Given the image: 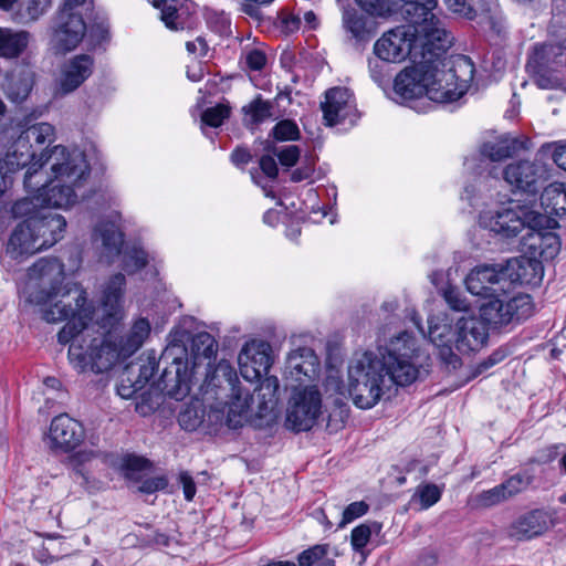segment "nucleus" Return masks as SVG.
I'll return each mask as SVG.
<instances>
[{
	"label": "nucleus",
	"instance_id": "obj_54",
	"mask_svg": "<svg viewBox=\"0 0 566 566\" xmlns=\"http://www.w3.org/2000/svg\"><path fill=\"white\" fill-rule=\"evenodd\" d=\"M137 483H139V485L137 486L138 492L153 494L157 491L165 490L168 485V480L164 475L151 476L147 479H144L142 476V480L138 481Z\"/></svg>",
	"mask_w": 566,
	"mask_h": 566
},
{
	"label": "nucleus",
	"instance_id": "obj_38",
	"mask_svg": "<svg viewBox=\"0 0 566 566\" xmlns=\"http://www.w3.org/2000/svg\"><path fill=\"white\" fill-rule=\"evenodd\" d=\"M54 127L49 123H36L21 132L18 142H53Z\"/></svg>",
	"mask_w": 566,
	"mask_h": 566
},
{
	"label": "nucleus",
	"instance_id": "obj_25",
	"mask_svg": "<svg viewBox=\"0 0 566 566\" xmlns=\"http://www.w3.org/2000/svg\"><path fill=\"white\" fill-rule=\"evenodd\" d=\"M343 28L356 44L368 42L375 34V21L355 9H346L343 12Z\"/></svg>",
	"mask_w": 566,
	"mask_h": 566
},
{
	"label": "nucleus",
	"instance_id": "obj_41",
	"mask_svg": "<svg viewBox=\"0 0 566 566\" xmlns=\"http://www.w3.org/2000/svg\"><path fill=\"white\" fill-rule=\"evenodd\" d=\"M517 209L520 212V220L523 223V229L527 227L534 232H537L543 231L548 227L551 219L546 214L534 210H528L521 205H517Z\"/></svg>",
	"mask_w": 566,
	"mask_h": 566
},
{
	"label": "nucleus",
	"instance_id": "obj_5",
	"mask_svg": "<svg viewBox=\"0 0 566 566\" xmlns=\"http://www.w3.org/2000/svg\"><path fill=\"white\" fill-rule=\"evenodd\" d=\"M0 165L11 176L21 168L28 167L23 184L24 188L31 192V188L41 184L44 166L50 165L51 171L55 172L65 169L71 178L74 174L81 177L86 169V156L84 150L76 146L69 150L63 144H56L52 148L46 147L40 155H35L29 144H11Z\"/></svg>",
	"mask_w": 566,
	"mask_h": 566
},
{
	"label": "nucleus",
	"instance_id": "obj_43",
	"mask_svg": "<svg viewBox=\"0 0 566 566\" xmlns=\"http://www.w3.org/2000/svg\"><path fill=\"white\" fill-rule=\"evenodd\" d=\"M442 495V490L433 483L421 484L417 488L413 500L418 499L421 510H427L434 505Z\"/></svg>",
	"mask_w": 566,
	"mask_h": 566
},
{
	"label": "nucleus",
	"instance_id": "obj_50",
	"mask_svg": "<svg viewBox=\"0 0 566 566\" xmlns=\"http://www.w3.org/2000/svg\"><path fill=\"white\" fill-rule=\"evenodd\" d=\"M507 500L501 484L485 490L478 495V502L483 507L495 506Z\"/></svg>",
	"mask_w": 566,
	"mask_h": 566
},
{
	"label": "nucleus",
	"instance_id": "obj_23",
	"mask_svg": "<svg viewBox=\"0 0 566 566\" xmlns=\"http://www.w3.org/2000/svg\"><path fill=\"white\" fill-rule=\"evenodd\" d=\"M33 228L29 220H23L12 231L9 242L7 244V253L17 259L23 255H32L41 250L42 247L38 243Z\"/></svg>",
	"mask_w": 566,
	"mask_h": 566
},
{
	"label": "nucleus",
	"instance_id": "obj_34",
	"mask_svg": "<svg viewBox=\"0 0 566 566\" xmlns=\"http://www.w3.org/2000/svg\"><path fill=\"white\" fill-rule=\"evenodd\" d=\"M190 340L192 368L200 364V359H211L216 356L218 346L216 339L208 332H200L193 336L186 335Z\"/></svg>",
	"mask_w": 566,
	"mask_h": 566
},
{
	"label": "nucleus",
	"instance_id": "obj_47",
	"mask_svg": "<svg viewBox=\"0 0 566 566\" xmlns=\"http://www.w3.org/2000/svg\"><path fill=\"white\" fill-rule=\"evenodd\" d=\"M516 150V144H484L481 150L491 161H501L512 157Z\"/></svg>",
	"mask_w": 566,
	"mask_h": 566
},
{
	"label": "nucleus",
	"instance_id": "obj_3",
	"mask_svg": "<svg viewBox=\"0 0 566 566\" xmlns=\"http://www.w3.org/2000/svg\"><path fill=\"white\" fill-rule=\"evenodd\" d=\"M400 8L407 25L397 27L382 34L374 45V53L382 61L399 63L406 60L417 46L421 56H442L452 44L453 38L432 10L437 0H401Z\"/></svg>",
	"mask_w": 566,
	"mask_h": 566
},
{
	"label": "nucleus",
	"instance_id": "obj_49",
	"mask_svg": "<svg viewBox=\"0 0 566 566\" xmlns=\"http://www.w3.org/2000/svg\"><path fill=\"white\" fill-rule=\"evenodd\" d=\"M388 62L389 61L380 60L378 56L368 60L370 76L378 85H382L389 81Z\"/></svg>",
	"mask_w": 566,
	"mask_h": 566
},
{
	"label": "nucleus",
	"instance_id": "obj_8",
	"mask_svg": "<svg viewBox=\"0 0 566 566\" xmlns=\"http://www.w3.org/2000/svg\"><path fill=\"white\" fill-rule=\"evenodd\" d=\"M218 380V387H222L226 382L227 388L231 391V401L228 405V412L226 423L230 429H238L243 427L251 418V401L252 396L249 392L242 394L241 389L237 387L239 382L237 371L227 363L220 361L211 375L208 386L214 385L213 381Z\"/></svg>",
	"mask_w": 566,
	"mask_h": 566
},
{
	"label": "nucleus",
	"instance_id": "obj_45",
	"mask_svg": "<svg viewBox=\"0 0 566 566\" xmlns=\"http://www.w3.org/2000/svg\"><path fill=\"white\" fill-rule=\"evenodd\" d=\"M275 142H295L300 138V129L294 120H280L272 129Z\"/></svg>",
	"mask_w": 566,
	"mask_h": 566
},
{
	"label": "nucleus",
	"instance_id": "obj_61",
	"mask_svg": "<svg viewBox=\"0 0 566 566\" xmlns=\"http://www.w3.org/2000/svg\"><path fill=\"white\" fill-rule=\"evenodd\" d=\"M142 389L137 387V382L132 376L125 375L124 370L120 376V384L117 386V394L124 399H130Z\"/></svg>",
	"mask_w": 566,
	"mask_h": 566
},
{
	"label": "nucleus",
	"instance_id": "obj_4",
	"mask_svg": "<svg viewBox=\"0 0 566 566\" xmlns=\"http://www.w3.org/2000/svg\"><path fill=\"white\" fill-rule=\"evenodd\" d=\"M474 76V64L465 55L452 57L428 54L395 78L394 92L400 102L423 95L439 103L459 99Z\"/></svg>",
	"mask_w": 566,
	"mask_h": 566
},
{
	"label": "nucleus",
	"instance_id": "obj_14",
	"mask_svg": "<svg viewBox=\"0 0 566 566\" xmlns=\"http://www.w3.org/2000/svg\"><path fill=\"white\" fill-rule=\"evenodd\" d=\"M324 119L327 125L356 123L358 112L352 92L346 87H333L325 94V102L322 103Z\"/></svg>",
	"mask_w": 566,
	"mask_h": 566
},
{
	"label": "nucleus",
	"instance_id": "obj_17",
	"mask_svg": "<svg viewBox=\"0 0 566 566\" xmlns=\"http://www.w3.org/2000/svg\"><path fill=\"white\" fill-rule=\"evenodd\" d=\"M488 324L480 317H462L457 322L454 344L460 353L479 350L486 343Z\"/></svg>",
	"mask_w": 566,
	"mask_h": 566
},
{
	"label": "nucleus",
	"instance_id": "obj_20",
	"mask_svg": "<svg viewBox=\"0 0 566 566\" xmlns=\"http://www.w3.org/2000/svg\"><path fill=\"white\" fill-rule=\"evenodd\" d=\"M85 430L81 422L62 413L53 418L50 426V439L64 451L73 450L84 440Z\"/></svg>",
	"mask_w": 566,
	"mask_h": 566
},
{
	"label": "nucleus",
	"instance_id": "obj_1",
	"mask_svg": "<svg viewBox=\"0 0 566 566\" xmlns=\"http://www.w3.org/2000/svg\"><path fill=\"white\" fill-rule=\"evenodd\" d=\"M125 285L124 274L111 276L96 311L88 303L86 292L75 283L61 287L59 295L40 304H49L42 311L48 323L67 321L57 333V340L70 344L69 360L78 373L108 371L135 354L149 336L150 323L145 317L136 319L130 329L122 334Z\"/></svg>",
	"mask_w": 566,
	"mask_h": 566
},
{
	"label": "nucleus",
	"instance_id": "obj_15",
	"mask_svg": "<svg viewBox=\"0 0 566 566\" xmlns=\"http://www.w3.org/2000/svg\"><path fill=\"white\" fill-rule=\"evenodd\" d=\"M86 25L81 14L61 9L56 17L54 42L60 51L67 52L77 46L85 34Z\"/></svg>",
	"mask_w": 566,
	"mask_h": 566
},
{
	"label": "nucleus",
	"instance_id": "obj_51",
	"mask_svg": "<svg viewBox=\"0 0 566 566\" xmlns=\"http://www.w3.org/2000/svg\"><path fill=\"white\" fill-rule=\"evenodd\" d=\"M155 7L160 9L161 20L165 22L166 27L170 30H178L179 23L178 20V10L175 6L169 4L167 0H159L155 2Z\"/></svg>",
	"mask_w": 566,
	"mask_h": 566
},
{
	"label": "nucleus",
	"instance_id": "obj_64",
	"mask_svg": "<svg viewBox=\"0 0 566 566\" xmlns=\"http://www.w3.org/2000/svg\"><path fill=\"white\" fill-rule=\"evenodd\" d=\"M51 4V0H28L27 3V18L29 20H36L40 14Z\"/></svg>",
	"mask_w": 566,
	"mask_h": 566
},
{
	"label": "nucleus",
	"instance_id": "obj_30",
	"mask_svg": "<svg viewBox=\"0 0 566 566\" xmlns=\"http://www.w3.org/2000/svg\"><path fill=\"white\" fill-rule=\"evenodd\" d=\"M160 361V359L159 361L157 360L154 352L142 355L136 361L125 367V375L132 376L136 380L137 387L144 388L154 377V373Z\"/></svg>",
	"mask_w": 566,
	"mask_h": 566
},
{
	"label": "nucleus",
	"instance_id": "obj_28",
	"mask_svg": "<svg viewBox=\"0 0 566 566\" xmlns=\"http://www.w3.org/2000/svg\"><path fill=\"white\" fill-rule=\"evenodd\" d=\"M505 303V292H502L490 297L480 306V317L488 324V327L501 329L509 326Z\"/></svg>",
	"mask_w": 566,
	"mask_h": 566
},
{
	"label": "nucleus",
	"instance_id": "obj_11",
	"mask_svg": "<svg viewBox=\"0 0 566 566\" xmlns=\"http://www.w3.org/2000/svg\"><path fill=\"white\" fill-rule=\"evenodd\" d=\"M322 407L321 394L311 387L297 392L293 397L286 413V426L292 430L307 431L316 422Z\"/></svg>",
	"mask_w": 566,
	"mask_h": 566
},
{
	"label": "nucleus",
	"instance_id": "obj_42",
	"mask_svg": "<svg viewBox=\"0 0 566 566\" xmlns=\"http://www.w3.org/2000/svg\"><path fill=\"white\" fill-rule=\"evenodd\" d=\"M150 467V462L142 457L132 455L124 460L122 470L125 479L132 482L142 480L143 471Z\"/></svg>",
	"mask_w": 566,
	"mask_h": 566
},
{
	"label": "nucleus",
	"instance_id": "obj_53",
	"mask_svg": "<svg viewBox=\"0 0 566 566\" xmlns=\"http://www.w3.org/2000/svg\"><path fill=\"white\" fill-rule=\"evenodd\" d=\"M429 337L431 342L436 345L438 343L446 344L450 343L452 337H454V332H452L451 326L448 324H436L432 325V322H429Z\"/></svg>",
	"mask_w": 566,
	"mask_h": 566
},
{
	"label": "nucleus",
	"instance_id": "obj_60",
	"mask_svg": "<svg viewBox=\"0 0 566 566\" xmlns=\"http://www.w3.org/2000/svg\"><path fill=\"white\" fill-rule=\"evenodd\" d=\"M245 65L251 71H261L266 64V55L259 49H251L243 54Z\"/></svg>",
	"mask_w": 566,
	"mask_h": 566
},
{
	"label": "nucleus",
	"instance_id": "obj_62",
	"mask_svg": "<svg viewBox=\"0 0 566 566\" xmlns=\"http://www.w3.org/2000/svg\"><path fill=\"white\" fill-rule=\"evenodd\" d=\"M260 169L270 179H276L279 175V168L273 153L261 156L259 160Z\"/></svg>",
	"mask_w": 566,
	"mask_h": 566
},
{
	"label": "nucleus",
	"instance_id": "obj_29",
	"mask_svg": "<svg viewBox=\"0 0 566 566\" xmlns=\"http://www.w3.org/2000/svg\"><path fill=\"white\" fill-rule=\"evenodd\" d=\"M505 311L509 326L517 325L534 314V303L528 294L518 293L512 297L505 294Z\"/></svg>",
	"mask_w": 566,
	"mask_h": 566
},
{
	"label": "nucleus",
	"instance_id": "obj_36",
	"mask_svg": "<svg viewBox=\"0 0 566 566\" xmlns=\"http://www.w3.org/2000/svg\"><path fill=\"white\" fill-rule=\"evenodd\" d=\"M328 553V544L314 545L298 554V565L314 566L315 564L319 563V566H335V560L327 557Z\"/></svg>",
	"mask_w": 566,
	"mask_h": 566
},
{
	"label": "nucleus",
	"instance_id": "obj_13",
	"mask_svg": "<svg viewBox=\"0 0 566 566\" xmlns=\"http://www.w3.org/2000/svg\"><path fill=\"white\" fill-rule=\"evenodd\" d=\"M241 376L249 380H259L266 376L274 361L272 347L268 342L253 340L248 343L239 354Z\"/></svg>",
	"mask_w": 566,
	"mask_h": 566
},
{
	"label": "nucleus",
	"instance_id": "obj_24",
	"mask_svg": "<svg viewBox=\"0 0 566 566\" xmlns=\"http://www.w3.org/2000/svg\"><path fill=\"white\" fill-rule=\"evenodd\" d=\"M485 226L502 238H514L523 230L520 220L517 205L515 207L501 208L489 217Z\"/></svg>",
	"mask_w": 566,
	"mask_h": 566
},
{
	"label": "nucleus",
	"instance_id": "obj_56",
	"mask_svg": "<svg viewBox=\"0 0 566 566\" xmlns=\"http://www.w3.org/2000/svg\"><path fill=\"white\" fill-rule=\"evenodd\" d=\"M369 510V505L365 501L350 503L343 512L339 527L353 522L354 520L365 515Z\"/></svg>",
	"mask_w": 566,
	"mask_h": 566
},
{
	"label": "nucleus",
	"instance_id": "obj_22",
	"mask_svg": "<svg viewBox=\"0 0 566 566\" xmlns=\"http://www.w3.org/2000/svg\"><path fill=\"white\" fill-rule=\"evenodd\" d=\"M35 73L28 65H17L4 75L1 90L13 103L24 102L34 85Z\"/></svg>",
	"mask_w": 566,
	"mask_h": 566
},
{
	"label": "nucleus",
	"instance_id": "obj_10",
	"mask_svg": "<svg viewBox=\"0 0 566 566\" xmlns=\"http://www.w3.org/2000/svg\"><path fill=\"white\" fill-rule=\"evenodd\" d=\"M551 178L549 167L539 161L518 160L504 169V179L517 190L528 195H536Z\"/></svg>",
	"mask_w": 566,
	"mask_h": 566
},
{
	"label": "nucleus",
	"instance_id": "obj_2",
	"mask_svg": "<svg viewBox=\"0 0 566 566\" xmlns=\"http://www.w3.org/2000/svg\"><path fill=\"white\" fill-rule=\"evenodd\" d=\"M415 338L402 332L392 338L381 357L366 352L355 359L348 368V392L354 403L360 409L374 407L384 394V388L391 385L407 386L419 374L412 363Z\"/></svg>",
	"mask_w": 566,
	"mask_h": 566
},
{
	"label": "nucleus",
	"instance_id": "obj_18",
	"mask_svg": "<svg viewBox=\"0 0 566 566\" xmlns=\"http://www.w3.org/2000/svg\"><path fill=\"white\" fill-rule=\"evenodd\" d=\"M504 266L506 283L537 286L544 276L542 261L536 258L518 256L509 259Z\"/></svg>",
	"mask_w": 566,
	"mask_h": 566
},
{
	"label": "nucleus",
	"instance_id": "obj_6",
	"mask_svg": "<svg viewBox=\"0 0 566 566\" xmlns=\"http://www.w3.org/2000/svg\"><path fill=\"white\" fill-rule=\"evenodd\" d=\"M53 180H48L46 172L42 176V181L38 187L31 188V192H40L42 197V201L46 209L51 208H69L77 202L78 198L82 200H92L94 199L96 205H101L103 207H109L114 203L115 198L113 193L107 188H98L97 190H92L90 192L81 191L84 181L90 175V166L86 161L85 172L81 177L74 174L71 177L67 176V171L65 169L55 172Z\"/></svg>",
	"mask_w": 566,
	"mask_h": 566
},
{
	"label": "nucleus",
	"instance_id": "obj_48",
	"mask_svg": "<svg viewBox=\"0 0 566 566\" xmlns=\"http://www.w3.org/2000/svg\"><path fill=\"white\" fill-rule=\"evenodd\" d=\"M316 161V155L312 153L305 154L302 158V165L292 171L291 180L293 182H301L303 180L310 179L315 171Z\"/></svg>",
	"mask_w": 566,
	"mask_h": 566
},
{
	"label": "nucleus",
	"instance_id": "obj_26",
	"mask_svg": "<svg viewBox=\"0 0 566 566\" xmlns=\"http://www.w3.org/2000/svg\"><path fill=\"white\" fill-rule=\"evenodd\" d=\"M94 241H101L106 254L118 255L124 244V233L113 221H101L93 232Z\"/></svg>",
	"mask_w": 566,
	"mask_h": 566
},
{
	"label": "nucleus",
	"instance_id": "obj_59",
	"mask_svg": "<svg viewBox=\"0 0 566 566\" xmlns=\"http://www.w3.org/2000/svg\"><path fill=\"white\" fill-rule=\"evenodd\" d=\"M447 8L465 19L473 20L475 18V10L467 0H443Z\"/></svg>",
	"mask_w": 566,
	"mask_h": 566
},
{
	"label": "nucleus",
	"instance_id": "obj_19",
	"mask_svg": "<svg viewBox=\"0 0 566 566\" xmlns=\"http://www.w3.org/2000/svg\"><path fill=\"white\" fill-rule=\"evenodd\" d=\"M94 61L87 54L72 57L64 64L59 80L56 95L65 96L78 88L92 74Z\"/></svg>",
	"mask_w": 566,
	"mask_h": 566
},
{
	"label": "nucleus",
	"instance_id": "obj_35",
	"mask_svg": "<svg viewBox=\"0 0 566 566\" xmlns=\"http://www.w3.org/2000/svg\"><path fill=\"white\" fill-rule=\"evenodd\" d=\"M46 210L40 192L17 200L11 207V214L14 219H35Z\"/></svg>",
	"mask_w": 566,
	"mask_h": 566
},
{
	"label": "nucleus",
	"instance_id": "obj_12",
	"mask_svg": "<svg viewBox=\"0 0 566 566\" xmlns=\"http://www.w3.org/2000/svg\"><path fill=\"white\" fill-rule=\"evenodd\" d=\"M505 283L503 263L479 264L465 277L467 290L472 295L484 298L505 292Z\"/></svg>",
	"mask_w": 566,
	"mask_h": 566
},
{
	"label": "nucleus",
	"instance_id": "obj_16",
	"mask_svg": "<svg viewBox=\"0 0 566 566\" xmlns=\"http://www.w3.org/2000/svg\"><path fill=\"white\" fill-rule=\"evenodd\" d=\"M548 514L542 509H534L514 518L505 528L513 541H530L543 535L548 530Z\"/></svg>",
	"mask_w": 566,
	"mask_h": 566
},
{
	"label": "nucleus",
	"instance_id": "obj_58",
	"mask_svg": "<svg viewBox=\"0 0 566 566\" xmlns=\"http://www.w3.org/2000/svg\"><path fill=\"white\" fill-rule=\"evenodd\" d=\"M438 356L442 364L446 365L447 368L458 369L461 365V358L453 352L452 347L449 343L440 344L438 343Z\"/></svg>",
	"mask_w": 566,
	"mask_h": 566
},
{
	"label": "nucleus",
	"instance_id": "obj_39",
	"mask_svg": "<svg viewBox=\"0 0 566 566\" xmlns=\"http://www.w3.org/2000/svg\"><path fill=\"white\" fill-rule=\"evenodd\" d=\"M148 263L147 253L138 247L126 249L123 254V269L128 274L135 273Z\"/></svg>",
	"mask_w": 566,
	"mask_h": 566
},
{
	"label": "nucleus",
	"instance_id": "obj_57",
	"mask_svg": "<svg viewBox=\"0 0 566 566\" xmlns=\"http://www.w3.org/2000/svg\"><path fill=\"white\" fill-rule=\"evenodd\" d=\"M229 116L228 107L223 105H217L206 109L202 114V120L211 127L220 126L223 120Z\"/></svg>",
	"mask_w": 566,
	"mask_h": 566
},
{
	"label": "nucleus",
	"instance_id": "obj_52",
	"mask_svg": "<svg viewBox=\"0 0 566 566\" xmlns=\"http://www.w3.org/2000/svg\"><path fill=\"white\" fill-rule=\"evenodd\" d=\"M443 298L449 307L453 311L463 312L469 310V303L467 298L463 297L462 293L453 286H448L443 291Z\"/></svg>",
	"mask_w": 566,
	"mask_h": 566
},
{
	"label": "nucleus",
	"instance_id": "obj_32",
	"mask_svg": "<svg viewBox=\"0 0 566 566\" xmlns=\"http://www.w3.org/2000/svg\"><path fill=\"white\" fill-rule=\"evenodd\" d=\"M29 33L0 28V56L12 59L19 56L28 46Z\"/></svg>",
	"mask_w": 566,
	"mask_h": 566
},
{
	"label": "nucleus",
	"instance_id": "obj_40",
	"mask_svg": "<svg viewBox=\"0 0 566 566\" xmlns=\"http://www.w3.org/2000/svg\"><path fill=\"white\" fill-rule=\"evenodd\" d=\"M534 478L527 473H516L501 483L506 500L522 493L533 483Z\"/></svg>",
	"mask_w": 566,
	"mask_h": 566
},
{
	"label": "nucleus",
	"instance_id": "obj_9",
	"mask_svg": "<svg viewBox=\"0 0 566 566\" xmlns=\"http://www.w3.org/2000/svg\"><path fill=\"white\" fill-rule=\"evenodd\" d=\"M30 280H38L41 289L31 293L30 301L35 304L51 301L59 295L64 280V265L56 258H43L29 268Z\"/></svg>",
	"mask_w": 566,
	"mask_h": 566
},
{
	"label": "nucleus",
	"instance_id": "obj_33",
	"mask_svg": "<svg viewBox=\"0 0 566 566\" xmlns=\"http://www.w3.org/2000/svg\"><path fill=\"white\" fill-rule=\"evenodd\" d=\"M531 248L534 253L545 261H551L560 251V239L559 237L551 231H537L531 234Z\"/></svg>",
	"mask_w": 566,
	"mask_h": 566
},
{
	"label": "nucleus",
	"instance_id": "obj_63",
	"mask_svg": "<svg viewBox=\"0 0 566 566\" xmlns=\"http://www.w3.org/2000/svg\"><path fill=\"white\" fill-rule=\"evenodd\" d=\"M273 0H242L241 11L255 20H261L262 12L260 6L269 4Z\"/></svg>",
	"mask_w": 566,
	"mask_h": 566
},
{
	"label": "nucleus",
	"instance_id": "obj_46",
	"mask_svg": "<svg viewBox=\"0 0 566 566\" xmlns=\"http://www.w3.org/2000/svg\"><path fill=\"white\" fill-rule=\"evenodd\" d=\"M275 145L276 144H271V147L268 150L277 157L282 167L289 169L298 161L301 151L297 146L290 145L284 148H276Z\"/></svg>",
	"mask_w": 566,
	"mask_h": 566
},
{
	"label": "nucleus",
	"instance_id": "obj_21",
	"mask_svg": "<svg viewBox=\"0 0 566 566\" xmlns=\"http://www.w3.org/2000/svg\"><path fill=\"white\" fill-rule=\"evenodd\" d=\"M33 228L34 237L42 249H49L59 242L66 228V220L63 216L46 209L38 218L29 220Z\"/></svg>",
	"mask_w": 566,
	"mask_h": 566
},
{
	"label": "nucleus",
	"instance_id": "obj_44",
	"mask_svg": "<svg viewBox=\"0 0 566 566\" xmlns=\"http://www.w3.org/2000/svg\"><path fill=\"white\" fill-rule=\"evenodd\" d=\"M94 457V452L82 451L74 454L69 461V465L72 469L73 478L75 480L82 479L81 484L88 483V472L85 468V463L88 462Z\"/></svg>",
	"mask_w": 566,
	"mask_h": 566
},
{
	"label": "nucleus",
	"instance_id": "obj_31",
	"mask_svg": "<svg viewBox=\"0 0 566 566\" xmlns=\"http://www.w3.org/2000/svg\"><path fill=\"white\" fill-rule=\"evenodd\" d=\"M243 123L254 128L274 115V103L258 95L242 107Z\"/></svg>",
	"mask_w": 566,
	"mask_h": 566
},
{
	"label": "nucleus",
	"instance_id": "obj_27",
	"mask_svg": "<svg viewBox=\"0 0 566 566\" xmlns=\"http://www.w3.org/2000/svg\"><path fill=\"white\" fill-rule=\"evenodd\" d=\"M539 199L546 213L566 216V182L553 181L544 185Z\"/></svg>",
	"mask_w": 566,
	"mask_h": 566
},
{
	"label": "nucleus",
	"instance_id": "obj_37",
	"mask_svg": "<svg viewBox=\"0 0 566 566\" xmlns=\"http://www.w3.org/2000/svg\"><path fill=\"white\" fill-rule=\"evenodd\" d=\"M381 524L378 522H367L356 526L350 534V543L355 552H363L368 544L373 533H379Z\"/></svg>",
	"mask_w": 566,
	"mask_h": 566
},
{
	"label": "nucleus",
	"instance_id": "obj_7",
	"mask_svg": "<svg viewBox=\"0 0 566 566\" xmlns=\"http://www.w3.org/2000/svg\"><path fill=\"white\" fill-rule=\"evenodd\" d=\"M160 360L168 363L153 386L165 396L182 400L190 392L192 368H189L187 348L182 344L171 343L164 352Z\"/></svg>",
	"mask_w": 566,
	"mask_h": 566
},
{
	"label": "nucleus",
	"instance_id": "obj_55",
	"mask_svg": "<svg viewBox=\"0 0 566 566\" xmlns=\"http://www.w3.org/2000/svg\"><path fill=\"white\" fill-rule=\"evenodd\" d=\"M178 422L185 430L193 431L202 422V415H199L195 408L187 407L179 413Z\"/></svg>",
	"mask_w": 566,
	"mask_h": 566
}]
</instances>
